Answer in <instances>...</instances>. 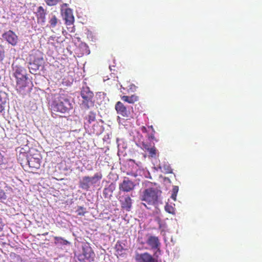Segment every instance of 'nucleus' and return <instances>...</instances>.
<instances>
[{
    "instance_id": "f257e3e1",
    "label": "nucleus",
    "mask_w": 262,
    "mask_h": 262,
    "mask_svg": "<svg viewBox=\"0 0 262 262\" xmlns=\"http://www.w3.org/2000/svg\"><path fill=\"white\" fill-rule=\"evenodd\" d=\"M44 62L43 53L39 50H34L32 51L29 55L30 72L33 74L36 72L39 68L42 66Z\"/></svg>"
},
{
    "instance_id": "f03ea898",
    "label": "nucleus",
    "mask_w": 262,
    "mask_h": 262,
    "mask_svg": "<svg viewBox=\"0 0 262 262\" xmlns=\"http://www.w3.org/2000/svg\"><path fill=\"white\" fill-rule=\"evenodd\" d=\"M71 103L64 94H58L55 95L53 102L52 108L53 110L59 111L61 113H65L70 109Z\"/></svg>"
},
{
    "instance_id": "7ed1b4c3",
    "label": "nucleus",
    "mask_w": 262,
    "mask_h": 262,
    "mask_svg": "<svg viewBox=\"0 0 262 262\" xmlns=\"http://www.w3.org/2000/svg\"><path fill=\"white\" fill-rule=\"evenodd\" d=\"M161 193L162 191L160 189L150 187L144 189L141 196V199L148 204H156L161 196Z\"/></svg>"
},
{
    "instance_id": "20e7f679",
    "label": "nucleus",
    "mask_w": 262,
    "mask_h": 262,
    "mask_svg": "<svg viewBox=\"0 0 262 262\" xmlns=\"http://www.w3.org/2000/svg\"><path fill=\"white\" fill-rule=\"evenodd\" d=\"M95 256L96 254L90 244L83 243L81 250L76 254L77 262H92L94 260Z\"/></svg>"
},
{
    "instance_id": "39448f33",
    "label": "nucleus",
    "mask_w": 262,
    "mask_h": 262,
    "mask_svg": "<svg viewBox=\"0 0 262 262\" xmlns=\"http://www.w3.org/2000/svg\"><path fill=\"white\" fill-rule=\"evenodd\" d=\"M81 96L83 100L81 102V105L85 109H89L91 106H93L94 101L93 98L94 97V93L90 90L89 87H83L81 90Z\"/></svg>"
},
{
    "instance_id": "423d86ee",
    "label": "nucleus",
    "mask_w": 262,
    "mask_h": 262,
    "mask_svg": "<svg viewBox=\"0 0 262 262\" xmlns=\"http://www.w3.org/2000/svg\"><path fill=\"white\" fill-rule=\"evenodd\" d=\"M115 110L117 114L121 115L125 118H129L130 116L131 112L128 110L125 104L122 103L121 101H117L115 104Z\"/></svg>"
},
{
    "instance_id": "0eeeda50",
    "label": "nucleus",
    "mask_w": 262,
    "mask_h": 262,
    "mask_svg": "<svg viewBox=\"0 0 262 262\" xmlns=\"http://www.w3.org/2000/svg\"><path fill=\"white\" fill-rule=\"evenodd\" d=\"M61 14L65 21L66 25H72L75 21V17L71 8H66L61 10Z\"/></svg>"
},
{
    "instance_id": "6e6552de",
    "label": "nucleus",
    "mask_w": 262,
    "mask_h": 262,
    "mask_svg": "<svg viewBox=\"0 0 262 262\" xmlns=\"http://www.w3.org/2000/svg\"><path fill=\"white\" fill-rule=\"evenodd\" d=\"M2 36L4 39L12 46L16 45L18 40L17 35L11 30L5 32Z\"/></svg>"
},
{
    "instance_id": "1a4fd4ad",
    "label": "nucleus",
    "mask_w": 262,
    "mask_h": 262,
    "mask_svg": "<svg viewBox=\"0 0 262 262\" xmlns=\"http://www.w3.org/2000/svg\"><path fill=\"white\" fill-rule=\"evenodd\" d=\"M135 259L137 262H156L154 257L148 252H136Z\"/></svg>"
},
{
    "instance_id": "9d476101",
    "label": "nucleus",
    "mask_w": 262,
    "mask_h": 262,
    "mask_svg": "<svg viewBox=\"0 0 262 262\" xmlns=\"http://www.w3.org/2000/svg\"><path fill=\"white\" fill-rule=\"evenodd\" d=\"M135 187V183L128 178H124L119 184V189L123 192H130L134 189Z\"/></svg>"
},
{
    "instance_id": "9b49d317",
    "label": "nucleus",
    "mask_w": 262,
    "mask_h": 262,
    "mask_svg": "<svg viewBox=\"0 0 262 262\" xmlns=\"http://www.w3.org/2000/svg\"><path fill=\"white\" fill-rule=\"evenodd\" d=\"M47 10L43 8L42 6H39L37 8V11L35 12V15L37 17V22L44 24L46 21Z\"/></svg>"
},
{
    "instance_id": "f8f14e48",
    "label": "nucleus",
    "mask_w": 262,
    "mask_h": 262,
    "mask_svg": "<svg viewBox=\"0 0 262 262\" xmlns=\"http://www.w3.org/2000/svg\"><path fill=\"white\" fill-rule=\"evenodd\" d=\"M146 244H147L151 249L160 250L161 243L159 237H156V236H148L146 239Z\"/></svg>"
},
{
    "instance_id": "ddd939ff",
    "label": "nucleus",
    "mask_w": 262,
    "mask_h": 262,
    "mask_svg": "<svg viewBox=\"0 0 262 262\" xmlns=\"http://www.w3.org/2000/svg\"><path fill=\"white\" fill-rule=\"evenodd\" d=\"M23 138H25L26 141L25 142L26 144L24 145L23 147L21 148V149L20 150V152H19V156H18V159H21L23 160V159H24V158H25L27 162V159H28L27 158L28 152L29 150V147L28 145H27L28 141L26 138V136H24Z\"/></svg>"
},
{
    "instance_id": "4468645a",
    "label": "nucleus",
    "mask_w": 262,
    "mask_h": 262,
    "mask_svg": "<svg viewBox=\"0 0 262 262\" xmlns=\"http://www.w3.org/2000/svg\"><path fill=\"white\" fill-rule=\"evenodd\" d=\"M27 77L26 76L25 72L22 75V77L19 79L18 81H16V88L19 91H23L27 86Z\"/></svg>"
},
{
    "instance_id": "2eb2a0df",
    "label": "nucleus",
    "mask_w": 262,
    "mask_h": 262,
    "mask_svg": "<svg viewBox=\"0 0 262 262\" xmlns=\"http://www.w3.org/2000/svg\"><path fill=\"white\" fill-rule=\"evenodd\" d=\"M27 162L31 168H38L40 166L41 160L39 157H31L27 160Z\"/></svg>"
},
{
    "instance_id": "dca6fc26",
    "label": "nucleus",
    "mask_w": 262,
    "mask_h": 262,
    "mask_svg": "<svg viewBox=\"0 0 262 262\" xmlns=\"http://www.w3.org/2000/svg\"><path fill=\"white\" fill-rule=\"evenodd\" d=\"M121 207L126 211H130L132 208V200L129 196H125L123 200L120 201Z\"/></svg>"
},
{
    "instance_id": "f3484780",
    "label": "nucleus",
    "mask_w": 262,
    "mask_h": 262,
    "mask_svg": "<svg viewBox=\"0 0 262 262\" xmlns=\"http://www.w3.org/2000/svg\"><path fill=\"white\" fill-rule=\"evenodd\" d=\"M12 67L14 76L16 80H18L20 78V77H23L22 74H23L24 71H25V70H24L22 67L15 66L14 63H13Z\"/></svg>"
},
{
    "instance_id": "a211bd4d",
    "label": "nucleus",
    "mask_w": 262,
    "mask_h": 262,
    "mask_svg": "<svg viewBox=\"0 0 262 262\" xmlns=\"http://www.w3.org/2000/svg\"><path fill=\"white\" fill-rule=\"evenodd\" d=\"M121 100H123V101L127 102L129 104H134L135 102L139 100V96L137 95H132L130 96L123 95L121 96Z\"/></svg>"
},
{
    "instance_id": "6ab92c4d",
    "label": "nucleus",
    "mask_w": 262,
    "mask_h": 262,
    "mask_svg": "<svg viewBox=\"0 0 262 262\" xmlns=\"http://www.w3.org/2000/svg\"><path fill=\"white\" fill-rule=\"evenodd\" d=\"M90 185V177H84L80 181V187L85 190H89Z\"/></svg>"
},
{
    "instance_id": "aec40b11",
    "label": "nucleus",
    "mask_w": 262,
    "mask_h": 262,
    "mask_svg": "<svg viewBox=\"0 0 262 262\" xmlns=\"http://www.w3.org/2000/svg\"><path fill=\"white\" fill-rule=\"evenodd\" d=\"M116 186L114 183H111L108 186L105 187L103 190V194L105 197L111 196L112 195L114 190L115 189Z\"/></svg>"
},
{
    "instance_id": "412c9836",
    "label": "nucleus",
    "mask_w": 262,
    "mask_h": 262,
    "mask_svg": "<svg viewBox=\"0 0 262 262\" xmlns=\"http://www.w3.org/2000/svg\"><path fill=\"white\" fill-rule=\"evenodd\" d=\"M96 114L95 113H94L92 111L89 112V114L84 117V119L86 120L85 124H91V123L94 122V121H96Z\"/></svg>"
},
{
    "instance_id": "4be33fe9",
    "label": "nucleus",
    "mask_w": 262,
    "mask_h": 262,
    "mask_svg": "<svg viewBox=\"0 0 262 262\" xmlns=\"http://www.w3.org/2000/svg\"><path fill=\"white\" fill-rule=\"evenodd\" d=\"M102 176H103L101 172H96V173L94 174L93 177H90V184L97 183L98 181H99L102 179Z\"/></svg>"
},
{
    "instance_id": "5701e85b",
    "label": "nucleus",
    "mask_w": 262,
    "mask_h": 262,
    "mask_svg": "<svg viewBox=\"0 0 262 262\" xmlns=\"http://www.w3.org/2000/svg\"><path fill=\"white\" fill-rule=\"evenodd\" d=\"M58 21L59 19L56 15H52V17L49 20V23L50 24L51 27H52V28L56 27V25H57L58 23Z\"/></svg>"
},
{
    "instance_id": "b1692460",
    "label": "nucleus",
    "mask_w": 262,
    "mask_h": 262,
    "mask_svg": "<svg viewBox=\"0 0 262 262\" xmlns=\"http://www.w3.org/2000/svg\"><path fill=\"white\" fill-rule=\"evenodd\" d=\"M148 152L149 156H150V157H156L157 155V150L155 147V145H152V146L151 144H149Z\"/></svg>"
},
{
    "instance_id": "393cba45",
    "label": "nucleus",
    "mask_w": 262,
    "mask_h": 262,
    "mask_svg": "<svg viewBox=\"0 0 262 262\" xmlns=\"http://www.w3.org/2000/svg\"><path fill=\"white\" fill-rule=\"evenodd\" d=\"M161 168H162L163 171H164L165 173H172L173 171L172 168H171L169 164H168V163H164L161 166Z\"/></svg>"
},
{
    "instance_id": "a878e982",
    "label": "nucleus",
    "mask_w": 262,
    "mask_h": 262,
    "mask_svg": "<svg viewBox=\"0 0 262 262\" xmlns=\"http://www.w3.org/2000/svg\"><path fill=\"white\" fill-rule=\"evenodd\" d=\"M86 212L85 207L81 206H78L76 210L77 214L78 215H84Z\"/></svg>"
},
{
    "instance_id": "bb28decb",
    "label": "nucleus",
    "mask_w": 262,
    "mask_h": 262,
    "mask_svg": "<svg viewBox=\"0 0 262 262\" xmlns=\"http://www.w3.org/2000/svg\"><path fill=\"white\" fill-rule=\"evenodd\" d=\"M179 186H174L172 188L171 198L172 199V200H174V201L176 200L177 193L179 191Z\"/></svg>"
},
{
    "instance_id": "cd10ccee",
    "label": "nucleus",
    "mask_w": 262,
    "mask_h": 262,
    "mask_svg": "<svg viewBox=\"0 0 262 262\" xmlns=\"http://www.w3.org/2000/svg\"><path fill=\"white\" fill-rule=\"evenodd\" d=\"M165 210L169 213L174 214L175 208L173 206L170 205V204H167L165 206Z\"/></svg>"
},
{
    "instance_id": "c85d7f7f",
    "label": "nucleus",
    "mask_w": 262,
    "mask_h": 262,
    "mask_svg": "<svg viewBox=\"0 0 262 262\" xmlns=\"http://www.w3.org/2000/svg\"><path fill=\"white\" fill-rule=\"evenodd\" d=\"M44 1L48 6H56V5L58 4L60 2H61L62 0H44Z\"/></svg>"
},
{
    "instance_id": "c756f323",
    "label": "nucleus",
    "mask_w": 262,
    "mask_h": 262,
    "mask_svg": "<svg viewBox=\"0 0 262 262\" xmlns=\"http://www.w3.org/2000/svg\"><path fill=\"white\" fill-rule=\"evenodd\" d=\"M142 148L144 151H149V147L150 145V143H148V142H142Z\"/></svg>"
},
{
    "instance_id": "7c9ffc66",
    "label": "nucleus",
    "mask_w": 262,
    "mask_h": 262,
    "mask_svg": "<svg viewBox=\"0 0 262 262\" xmlns=\"http://www.w3.org/2000/svg\"><path fill=\"white\" fill-rule=\"evenodd\" d=\"M5 58V50L2 45H0V61L3 60Z\"/></svg>"
},
{
    "instance_id": "2f4dec72",
    "label": "nucleus",
    "mask_w": 262,
    "mask_h": 262,
    "mask_svg": "<svg viewBox=\"0 0 262 262\" xmlns=\"http://www.w3.org/2000/svg\"><path fill=\"white\" fill-rule=\"evenodd\" d=\"M149 127H150V128H151V129L153 132V133H151V134H150V135H149V136H148V138L149 139L156 140L155 136V130L153 126H152V125H150V126H149Z\"/></svg>"
},
{
    "instance_id": "473e14b6",
    "label": "nucleus",
    "mask_w": 262,
    "mask_h": 262,
    "mask_svg": "<svg viewBox=\"0 0 262 262\" xmlns=\"http://www.w3.org/2000/svg\"><path fill=\"white\" fill-rule=\"evenodd\" d=\"M6 199V194L3 189H0V200H5Z\"/></svg>"
},
{
    "instance_id": "72a5a7b5",
    "label": "nucleus",
    "mask_w": 262,
    "mask_h": 262,
    "mask_svg": "<svg viewBox=\"0 0 262 262\" xmlns=\"http://www.w3.org/2000/svg\"><path fill=\"white\" fill-rule=\"evenodd\" d=\"M54 239L56 242H60V243H62L63 244H67V243H68V242H67V241L63 240V239L61 238V237H55Z\"/></svg>"
},
{
    "instance_id": "f704fd0d",
    "label": "nucleus",
    "mask_w": 262,
    "mask_h": 262,
    "mask_svg": "<svg viewBox=\"0 0 262 262\" xmlns=\"http://www.w3.org/2000/svg\"><path fill=\"white\" fill-rule=\"evenodd\" d=\"M4 102L3 101V98L0 95V112H2V111L4 110Z\"/></svg>"
},
{
    "instance_id": "c9c22d12",
    "label": "nucleus",
    "mask_w": 262,
    "mask_h": 262,
    "mask_svg": "<svg viewBox=\"0 0 262 262\" xmlns=\"http://www.w3.org/2000/svg\"><path fill=\"white\" fill-rule=\"evenodd\" d=\"M136 89H137V86L135 85V84H132L129 85V89H130L131 91H136Z\"/></svg>"
},
{
    "instance_id": "e433bc0d",
    "label": "nucleus",
    "mask_w": 262,
    "mask_h": 262,
    "mask_svg": "<svg viewBox=\"0 0 262 262\" xmlns=\"http://www.w3.org/2000/svg\"><path fill=\"white\" fill-rule=\"evenodd\" d=\"M3 225L2 223V219L0 218V232L3 230Z\"/></svg>"
},
{
    "instance_id": "4c0bfd02",
    "label": "nucleus",
    "mask_w": 262,
    "mask_h": 262,
    "mask_svg": "<svg viewBox=\"0 0 262 262\" xmlns=\"http://www.w3.org/2000/svg\"><path fill=\"white\" fill-rule=\"evenodd\" d=\"M141 129L143 132H147V128L145 126H142Z\"/></svg>"
},
{
    "instance_id": "58836bf2",
    "label": "nucleus",
    "mask_w": 262,
    "mask_h": 262,
    "mask_svg": "<svg viewBox=\"0 0 262 262\" xmlns=\"http://www.w3.org/2000/svg\"><path fill=\"white\" fill-rule=\"evenodd\" d=\"M2 162H3L2 156L1 154L0 153V165H1V164H2Z\"/></svg>"
},
{
    "instance_id": "ea45409f",
    "label": "nucleus",
    "mask_w": 262,
    "mask_h": 262,
    "mask_svg": "<svg viewBox=\"0 0 262 262\" xmlns=\"http://www.w3.org/2000/svg\"><path fill=\"white\" fill-rule=\"evenodd\" d=\"M48 232H46V233H43V235H48Z\"/></svg>"
}]
</instances>
